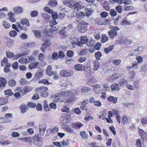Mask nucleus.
Returning a JSON list of instances; mask_svg holds the SVG:
<instances>
[{
	"label": "nucleus",
	"instance_id": "f257e3e1",
	"mask_svg": "<svg viewBox=\"0 0 147 147\" xmlns=\"http://www.w3.org/2000/svg\"><path fill=\"white\" fill-rule=\"evenodd\" d=\"M79 24H81V25L79 26L78 28L79 32L81 33H84L87 30L88 26L89 25L88 23L84 21H78Z\"/></svg>",
	"mask_w": 147,
	"mask_h": 147
},
{
	"label": "nucleus",
	"instance_id": "f03ea898",
	"mask_svg": "<svg viewBox=\"0 0 147 147\" xmlns=\"http://www.w3.org/2000/svg\"><path fill=\"white\" fill-rule=\"evenodd\" d=\"M48 89L47 87L41 86L36 88L35 89L36 92H39L40 94L43 97H47L48 95V93L47 91Z\"/></svg>",
	"mask_w": 147,
	"mask_h": 147
},
{
	"label": "nucleus",
	"instance_id": "7ed1b4c3",
	"mask_svg": "<svg viewBox=\"0 0 147 147\" xmlns=\"http://www.w3.org/2000/svg\"><path fill=\"white\" fill-rule=\"evenodd\" d=\"M34 58L32 57L26 56L21 58L19 60L18 62L22 64H26L34 61Z\"/></svg>",
	"mask_w": 147,
	"mask_h": 147
},
{
	"label": "nucleus",
	"instance_id": "20e7f679",
	"mask_svg": "<svg viewBox=\"0 0 147 147\" xmlns=\"http://www.w3.org/2000/svg\"><path fill=\"white\" fill-rule=\"evenodd\" d=\"M73 74V71L70 69L63 70L60 72V75L64 77H69L72 75Z\"/></svg>",
	"mask_w": 147,
	"mask_h": 147
},
{
	"label": "nucleus",
	"instance_id": "39448f33",
	"mask_svg": "<svg viewBox=\"0 0 147 147\" xmlns=\"http://www.w3.org/2000/svg\"><path fill=\"white\" fill-rule=\"evenodd\" d=\"M119 30V28L117 26L115 27L109 31V36L111 38H113L117 35V31Z\"/></svg>",
	"mask_w": 147,
	"mask_h": 147
},
{
	"label": "nucleus",
	"instance_id": "423d86ee",
	"mask_svg": "<svg viewBox=\"0 0 147 147\" xmlns=\"http://www.w3.org/2000/svg\"><path fill=\"white\" fill-rule=\"evenodd\" d=\"M83 7L81 2H75L73 5V7H72V8L74 9V13H75L78 11L79 10L82 8Z\"/></svg>",
	"mask_w": 147,
	"mask_h": 147
},
{
	"label": "nucleus",
	"instance_id": "0eeeda50",
	"mask_svg": "<svg viewBox=\"0 0 147 147\" xmlns=\"http://www.w3.org/2000/svg\"><path fill=\"white\" fill-rule=\"evenodd\" d=\"M109 20L102 19L101 18H99L96 19L95 23L96 24L99 25H106L109 24Z\"/></svg>",
	"mask_w": 147,
	"mask_h": 147
},
{
	"label": "nucleus",
	"instance_id": "6e6552de",
	"mask_svg": "<svg viewBox=\"0 0 147 147\" xmlns=\"http://www.w3.org/2000/svg\"><path fill=\"white\" fill-rule=\"evenodd\" d=\"M76 90H70L68 92H67L66 94L68 93V95L70 96L69 98L67 100V102H70L72 101L74 98V96L75 95Z\"/></svg>",
	"mask_w": 147,
	"mask_h": 147
},
{
	"label": "nucleus",
	"instance_id": "1a4fd4ad",
	"mask_svg": "<svg viewBox=\"0 0 147 147\" xmlns=\"http://www.w3.org/2000/svg\"><path fill=\"white\" fill-rule=\"evenodd\" d=\"M75 13L76 14V16L77 19L76 20L78 22V20L83 21L81 19L84 18L85 17V14L84 12H79L78 11Z\"/></svg>",
	"mask_w": 147,
	"mask_h": 147
},
{
	"label": "nucleus",
	"instance_id": "9d476101",
	"mask_svg": "<svg viewBox=\"0 0 147 147\" xmlns=\"http://www.w3.org/2000/svg\"><path fill=\"white\" fill-rule=\"evenodd\" d=\"M63 94L61 92H59L53 96V100L55 102H57L59 101H62L61 100V98L62 97V95Z\"/></svg>",
	"mask_w": 147,
	"mask_h": 147
},
{
	"label": "nucleus",
	"instance_id": "9b49d317",
	"mask_svg": "<svg viewBox=\"0 0 147 147\" xmlns=\"http://www.w3.org/2000/svg\"><path fill=\"white\" fill-rule=\"evenodd\" d=\"M13 11L15 13L20 14L23 12V8L21 6H17L13 8Z\"/></svg>",
	"mask_w": 147,
	"mask_h": 147
},
{
	"label": "nucleus",
	"instance_id": "f8f14e48",
	"mask_svg": "<svg viewBox=\"0 0 147 147\" xmlns=\"http://www.w3.org/2000/svg\"><path fill=\"white\" fill-rule=\"evenodd\" d=\"M7 83L5 78L3 77H0V88L5 87Z\"/></svg>",
	"mask_w": 147,
	"mask_h": 147
},
{
	"label": "nucleus",
	"instance_id": "ddd939ff",
	"mask_svg": "<svg viewBox=\"0 0 147 147\" xmlns=\"http://www.w3.org/2000/svg\"><path fill=\"white\" fill-rule=\"evenodd\" d=\"M74 68L77 70L82 71L84 70L85 67L83 65L76 64L74 66Z\"/></svg>",
	"mask_w": 147,
	"mask_h": 147
},
{
	"label": "nucleus",
	"instance_id": "4468645a",
	"mask_svg": "<svg viewBox=\"0 0 147 147\" xmlns=\"http://www.w3.org/2000/svg\"><path fill=\"white\" fill-rule=\"evenodd\" d=\"M8 17L9 20L12 22H13L16 21V19L14 17L15 14L13 13L10 12L8 13Z\"/></svg>",
	"mask_w": 147,
	"mask_h": 147
},
{
	"label": "nucleus",
	"instance_id": "2eb2a0df",
	"mask_svg": "<svg viewBox=\"0 0 147 147\" xmlns=\"http://www.w3.org/2000/svg\"><path fill=\"white\" fill-rule=\"evenodd\" d=\"M43 73V71L41 69H39L37 71L35 74V78L37 80H38L42 76Z\"/></svg>",
	"mask_w": 147,
	"mask_h": 147
},
{
	"label": "nucleus",
	"instance_id": "dca6fc26",
	"mask_svg": "<svg viewBox=\"0 0 147 147\" xmlns=\"http://www.w3.org/2000/svg\"><path fill=\"white\" fill-rule=\"evenodd\" d=\"M93 65L92 69L94 71H97L100 66L99 63L98 61L96 60L93 62Z\"/></svg>",
	"mask_w": 147,
	"mask_h": 147
},
{
	"label": "nucleus",
	"instance_id": "f3484780",
	"mask_svg": "<svg viewBox=\"0 0 147 147\" xmlns=\"http://www.w3.org/2000/svg\"><path fill=\"white\" fill-rule=\"evenodd\" d=\"M107 100L113 104H115L117 102V98L113 96H110L108 97Z\"/></svg>",
	"mask_w": 147,
	"mask_h": 147
},
{
	"label": "nucleus",
	"instance_id": "a211bd4d",
	"mask_svg": "<svg viewBox=\"0 0 147 147\" xmlns=\"http://www.w3.org/2000/svg\"><path fill=\"white\" fill-rule=\"evenodd\" d=\"M46 74L49 76H51L53 74V71L52 70V67L51 65L47 66L46 70Z\"/></svg>",
	"mask_w": 147,
	"mask_h": 147
},
{
	"label": "nucleus",
	"instance_id": "6ab92c4d",
	"mask_svg": "<svg viewBox=\"0 0 147 147\" xmlns=\"http://www.w3.org/2000/svg\"><path fill=\"white\" fill-rule=\"evenodd\" d=\"M40 134V135H43L45 131V126L43 125L40 124L39 126Z\"/></svg>",
	"mask_w": 147,
	"mask_h": 147
},
{
	"label": "nucleus",
	"instance_id": "aec40b11",
	"mask_svg": "<svg viewBox=\"0 0 147 147\" xmlns=\"http://www.w3.org/2000/svg\"><path fill=\"white\" fill-rule=\"evenodd\" d=\"M20 22L22 25H25L28 26H30L29 20L26 18L22 19L20 20Z\"/></svg>",
	"mask_w": 147,
	"mask_h": 147
},
{
	"label": "nucleus",
	"instance_id": "412c9836",
	"mask_svg": "<svg viewBox=\"0 0 147 147\" xmlns=\"http://www.w3.org/2000/svg\"><path fill=\"white\" fill-rule=\"evenodd\" d=\"M111 90L113 91H117L119 89V84H114L111 86Z\"/></svg>",
	"mask_w": 147,
	"mask_h": 147
},
{
	"label": "nucleus",
	"instance_id": "4be33fe9",
	"mask_svg": "<svg viewBox=\"0 0 147 147\" xmlns=\"http://www.w3.org/2000/svg\"><path fill=\"white\" fill-rule=\"evenodd\" d=\"M20 107L21 109V112L22 113H24L28 109V106L25 105H21Z\"/></svg>",
	"mask_w": 147,
	"mask_h": 147
},
{
	"label": "nucleus",
	"instance_id": "5701e85b",
	"mask_svg": "<svg viewBox=\"0 0 147 147\" xmlns=\"http://www.w3.org/2000/svg\"><path fill=\"white\" fill-rule=\"evenodd\" d=\"M90 40L89 38H88L87 36H82L80 38L81 42L82 43L84 44H87L88 41Z\"/></svg>",
	"mask_w": 147,
	"mask_h": 147
},
{
	"label": "nucleus",
	"instance_id": "b1692460",
	"mask_svg": "<svg viewBox=\"0 0 147 147\" xmlns=\"http://www.w3.org/2000/svg\"><path fill=\"white\" fill-rule=\"evenodd\" d=\"M83 125L80 122H78L72 124L71 127L72 128L75 129L80 128L83 126Z\"/></svg>",
	"mask_w": 147,
	"mask_h": 147
},
{
	"label": "nucleus",
	"instance_id": "393cba45",
	"mask_svg": "<svg viewBox=\"0 0 147 147\" xmlns=\"http://www.w3.org/2000/svg\"><path fill=\"white\" fill-rule=\"evenodd\" d=\"M89 39L90 40L88 41L86 45L89 47H92L95 43V42L94 40L90 37H89Z\"/></svg>",
	"mask_w": 147,
	"mask_h": 147
},
{
	"label": "nucleus",
	"instance_id": "a878e982",
	"mask_svg": "<svg viewBox=\"0 0 147 147\" xmlns=\"http://www.w3.org/2000/svg\"><path fill=\"white\" fill-rule=\"evenodd\" d=\"M138 131L140 136L142 138H143L144 137L146 136L147 134L142 129L138 128Z\"/></svg>",
	"mask_w": 147,
	"mask_h": 147
},
{
	"label": "nucleus",
	"instance_id": "bb28decb",
	"mask_svg": "<svg viewBox=\"0 0 147 147\" xmlns=\"http://www.w3.org/2000/svg\"><path fill=\"white\" fill-rule=\"evenodd\" d=\"M133 84L134 88L136 89L140 87V81L139 80L134 81Z\"/></svg>",
	"mask_w": 147,
	"mask_h": 147
},
{
	"label": "nucleus",
	"instance_id": "cd10ccee",
	"mask_svg": "<svg viewBox=\"0 0 147 147\" xmlns=\"http://www.w3.org/2000/svg\"><path fill=\"white\" fill-rule=\"evenodd\" d=\"M49 5L52 7H55L57 5V2L55 0H51L49 1Z\"/></svg>",
	"mask_w": 147,
	"mask_h": 147
},
{
	"label": "nucleus",
	"instance_id": "c85d7f7f",
	"mask_svg": "<svg viewBox=\"0 0 147 147\" xmlns=\"http://www.w3.org/2000/svg\"><path fill=\"white\" fill-rule=\"evenodd\" d=\"M16 82L15 80L13 79H11L9 81L8 84L10 86L14 87L16 86Z\"/></svg>",
	"mask_w": 147,
	"mask_h": 147
},
{
	"label": "nucleus",
	"instance_id": "c756f323",
	"mask_svg": "<svg viewBox=\"0 0 147 147\" xmlns=\"http://www.w3.org/2000/svg\"><path fill=\"white\" fill-rule=\"evenodd\" d=\"M126 37L125 36H122L119 38V42L120 44H125L126 42Z\"/></svg>",
	"mask_w": 147,
	"mask_h": 147
},
{
	"label": "nucleus",
	"instance_id": "7c9ffc66",
	"mask_svg": "<svg viewBox=\"0 0 147 147\" xmlns=\"http://www.w3.org/2000/svg\"><path fill=\"white\" fill-rule=\"evenodd\" d=\"M63 129L65 130L68 132L71 133L73 132V130L70 127L67 125H66L64 126Z\"/></svg>",
	"mask_w": 147,
	"mask_h": 147
},
{
	"label": "nucleus",
	"instance_id": "2f4dec72",
	"mask_svg": "<svg viewBox=\"0 0 147 147\" xmlns=\"http://www.w3.org/2000/svg\"><path fill=\"white\" fill-rule=\"evenodd\" d=\"M33 142L34 144L37 145L38 146H40L42 144V141L40 140H39V139L38 138L36 139L35 138Z\"/></svg>",
	"mask_w": 147,
	"mask_h": 147
},
{
	"label": "nucleus",
	"instance_id": "473e14b6",
	"mask_svg": "<svg viewBox=\"0 0 147 147\" xmlns=\"http://www.w3.org/2000/svg\"><path fill=\"white\" fill-rule=\"evenodd\" d=\"M7 102V99L6 97L0 98V105H3Z\"/></svg>",
	"mask_w": 147,
	"mask_h": 147
},
{
	"label": "nucleus",
	"instance_id": "72a5a7b5",
	"mask_svg": "<svg viewBox=\"0 0 147 147\" xmlns=\"http://www.w3.org/2000/svg\"><path fill=\"white\" fill-rule=\"evenodd\" d=\"M108 37L105 34H102V35L101 42L102 43H105L108 40Z\"/></svg>",
	"mask_w": 147,
	"mask_h": 147
},
{
	"label": "nucleus",
	"instance_id": "f704fd0d",
	"mask_svg": "<svg viewBox=\"0 0 147 147\" xmlns=\"http://www.w3.org/2000/svg\"><path fill=\"white\" fill-rule=\"evenodd\" d=\"M114 48V46L113 45H111L107 48H105L104 49L105 52L108 53L111 51H112Z\"/></svg>",
	"mask_w": 147,
	"mask_h": 147
},
{
	"label": "nucleus",
	"instance_id": "c9c22d12",
	"mask_svg": "<svg viewBox=\"0 0 147 147\" xmlns=\"http://www.w3.org/2000/svg\"><path fill=\"white\" fill-rule=\"evenodd\" d=\"M67 5L71 8H72L73 7V5H74V2L72 0H67L66 1Z\"/></svg>",
	"mask_w": 147,
	"mask_h": 147
},
{
	"label": "nucleus",
	"instance_id": "e433bc0d",
	"mask_svg": "<svg viewBox=\"0 0 147 147\" xmlns=\"http://www.w3.org/2000/svg\"><path fill=\"white\" fill-rule=\"evenodd\" d=\"M2 25L5 29H8L11 27L10 24L5 21H3L2 22Z\"/></svg>",
	"mask_w": 147,
	"mask_h": 147
},
{
	"label": "nucleus",
	"instance_id": "4c0bfd02",
	"mask_svg": "<svg viewBox=\"0 0 147 147\" xmlns=\"http://www.w3.org/2000/svg\"><path fill=\"white\" fill-rule=\"evenodd\" d=\"M80 134L83 139H86L88 137V135L86 134V132L84 131H81L80 132Z\"/></svg>",
	"mask_w": 147,
	"mask_h": 147
},
{
	"label": "nucleus",
	"instance_id": "58836bf2",
	"mask_svg": "<svg viewBox=\"0 0 147 147\" xmlns=\"http://www.w3.org/2000/svg\"><path fill=\"white\" fill-rule=\"evenodd\" d=\"M119 83L120 86H123L124 85H126L127 84V81L124 79H121L119 80Z\"/></svg>",
	"mask_w": 147,
	"mask_h": 147
},
{
	"label": "nucleus",
	"instance_id": "ea45409f",
	"mask_svg": "<svg viewBox=\"0 0 147 147\" xmlns=\"http://www.w3.org/2000/svg\"><path fill=\"white\" fill-rule=\"evenodd\" d=\"M136 74V73L134 71L130 72L128 77V78L130 80L132 79L135 76Z\"/></svg>",
	"mask_w": 147,
	"mask_h": 147
},
{
	"label": "nucleus",
	"instance_id": "a19ab883",
	"mask_svg": "<svg viewBox=\"0 0 147 147\" xmlns=\"http://www.w3.org/2000/svg\"><path fill=\"white\" fill-rule=\"evenodd\" d=\"M20 83L22 85L27 84L28 83L26 80L24 78H22L20 80Z\"/></svg>",
	"mask_w": 147,
	"mask_h": 147
},
{
	"label": "nucleus",
	"instance_id": "79ce46f5",
	"mask_svg": "<svg viewBox=\"0 0 147 147\" xmlns=\"http://www.w3.org/2000/svg\"><path fill=\"white\" fill-rule=\"evenodd\" d=\"M4 92L6 95H8L11 96L13 94V93L11 92V90L10 89L5 90Z\"/></svg>",
	"mask_w": 147,
	"mask_h": 147
},
{
	"label": "nucleus",
	"instance_id": "37998d69",
	"mask_svg": "<svg viewBox=\"0 0 147 147\" xmlns=\"http://www.w3.org/2000/svg\"><path fill=\"white\" fill-rule=\"evenodd\" d=\"M85 10L86 16H90L92 13V9L91 8H87L85 9Z\"/></svg>",
	"mask_w": 147,
	"mask_h": 147
},
{
	"label": "nucleus",
	"instance_id": "c03bdc74",
	"mask_svg": "<svg viewBox=\"0 0 147 147\" xmlns=\"http://www.w3.org/2000/svg\"><path fill=\"white\" fill-rule=\"evenodd\" d=\"M57 24L56 21L54 19H52L50 21L49 24L51 26H53Z\"/></svg>",
	"mask_w": 147,
	"mask_h": 147
},
{
	"label": "nucleus",
	"instance_id": "a18cd8bd",
	"mask_svg": "<svg viewBox=\"0 0 147 147\" xmlns=\"http://www.w3.org/2000/svg\"><path fill=\"white\" fill-rule=\"evenodd\" d=\"M17 90L19 91L22 96H24L26 93L24 88L22 89H21L20 88H17Z\"/></svg>",
	"mask_w": 147,
	"mask_h": 147
},
{
	"label": "nucleus",
	"instance_id": "49530a36",
	"mask_svg": "<svg viewBox=\"0 0 147 147\" xmlns=\"http://www.w3.org/2000/svg\"><path fill=\"white\" fill-rule=\"evenodd\" d=\"M95 56L97 59L99 60L102 56V54L100 52L98 51L95 53Z\"/></svg>",
	"mask_w": 147,
	"mask_h": 147
},
{
	"label": "nucleus",
	"instance_id": "de8ad7c7",
	"mask_svg": "<svg viewBox=\"0 0 147 147\" xmlns=\"http://www.w3.org/2000/svg\"><path fill=\"white\" fill-rule=\"evenodd\" d=\"M24 88L25 90V91L26 93L30 91L33 88L31 87L26 86L24 87Z\"/></svg>",
	"mask_w": 147,
	"mask_h": 147
},
{
	"label": "nucleus",
	"instance_id": "09e8293b",
	"mask_svg": "<svg viewBox=\"0 0 147 147\" xmlns=\"http://www.w3.org/2000/svg\"><path fill=\"white\" fill-rule=\"evenodd\" d=\"M44 10L45 11L51 14H52L53 12V10L47 7H45L44 8Z\"/></svg>",
	"mask_w": 147,
	"mask_h": 147
},
{
	"label": "nucleus",
	"instance_id": "8fccbe9b",
	"mask_svg": "<svg viewBox=\"0 0 147 147\" xmlns=\"http://www.w3.org/2000/svg\"><path fill=\"white\" fill-rule=\"evenodd\" d=\"M39 83H43L45 84H50V83H49L48 80L45 79H43L40 80L39 81Z\"/></svg>",
	"mask_w": 147,
	"mask_h": 147
},
{
	"label": "nucleus",
	"instance_id": "3c124183",
	"mask_svg": "<svg viewBox=\"0 0 147 147\" xmlns=\"http://www.w3.org/2000/svg\"><path fill=\"white\" fill-rule=\"evenodd\" d=\"M1 65L4 66L6 65L7 63V59L6 57H4L3 59L1 61Z\"/></svg>",
	"mask_w": 147,
	"mask_h": 147
},
{
	"label": "nucleus",
	"instance_id": "603ef678",
	"mask_svg": "<svg viewBox=\"0 0 147 147\" xmlns=\"http://www.w3.org/2000/svg\"><path fill=\"white\" fill-rule=\"evenodd\" d=\"M59 130V128L55 126L51 130V132L53 134H55L57 133Z\"/></svg>",
	"mask_w": 147,
	"mask_h": 147
},
{
	"label": "nucleus",
	"instance_id": "864d4df0",
	"mask_svg": "<svg viewBox=\"0 0 147 147\" xmlns=\"http://www.w3.org/2000/svg\"><path fill=\"white\" fill-rule=\"evenodd\" d=\"M141 122L143 125H146L147 124V117L142 118L141 119Z\"/></svg>",
	"mask_w": 147,
	"mask_h": 147
},
{
	"label": "nucleus",
	"instance_id": "5fc2aeb1",
	"mask_svg": "<svg viewBox=\"0 0 147 147\" xmlns=\"http://www.w3.org/2000/svg\"><path fill=\"white\" fill-rule=\"evenodd\" d=\"M136 145L137 147H142L141 141L140 139H138L136 140Z\"/></svg>",
	"mask_w": 147,
	"mask_h": 147
},
{
	"label": "nucleus",
	"instance_id": "6e6d98bb",
	"mask_svg": "<svg viewBox=\"0 0 147 147\" xmlns=\"http://www.w3.org/2000/svg\"><path fill=\"white\" fill-rule=\"evenodd\" d=\"M53 27L52 29V33H54L55 31H57L60 28V26L58 25H56L54 26H53Z\"/></svg>",
	"mask_w": 147,
	"mask_h": 147
},
{
	"label": "nucleus",
	"instance_id": "4d7b16f0",
	"mask_svg": "<svg viewBox=\"0 0 147 147\" xmlns=\"http://www.w3.org/2000/svg\"><path fill=\"white\" fill-rule=\"evenodd\" d=\"M121 62V61L120 59H115L113 61V64L116 65H119Z\"/></svg>",
	"mask_w": 147,
	"mask_h": 147
},
{
	"label": "nucleus",
	"instance_id": "13d9d810",
	"mask_svg": "<svg viewBox=\"0 0 147 147\" xmlns=\"http://www.w3.org/2000/svg\"><path fill=\"white\" fill-rule=\"evenodd\" d=\"M136 59L137 60V63H141L143 60V59L140 56H137Z\"/></svg>",
	"mask_w": 147,
	"mask_h": 147
},
{
	"label": "nucleus",
	"instance_id": "bf43d9fd",
	"mask_svg": "<svg viewBox=\"0 0 147 147\" xmlns=\"http://www.w3.org/2000/svg\"><path fill=\"white\" fill-rule=\"evenodd\" d=\"M38 14V12L37 11L34 10L32 11L30 13V15L32 17H35Z\"/></svg>",
	"mask_w": 147,
	"mask_h": 147
},
{
	"label": "nucleus",
	"instance_id": "052dcab7",
	"mask_svg": "<svg viewBox=\"0 0 147 147\" xmlns=\"http://www.w3.org/2000/svg\"><path fill=\"white\" fill-rule=\"evenodd\" d=\"M52 58L55 60H57L58 58V56L57 52L53 53L52 54Z\"/></svg>",
	"mask_w": 147,
	"mask_h": 147
},
{
	"label": "nucleus",
	"instance_id": "680f3d73",
	"mask_svg": "<svg viewBox=\"0 0 147 147\" xmlns=\"http://www.w3.org/2000/svg\"><path fill=\"white\" fill-rule=\"evenodd\" d=\"M100 15L101 17L103 18H105L107 16L108 13L107 12L102 11L100 13Z\"/></svg>",
	"mask_w": 147,
	"mask_h": 147
},
{
	"label": "nucleus",
	"instance_id": "e2e57ef3",
	"mask_svg": "<svg viewBox=\"0 0 147 147\" xmlns=\"http://www.w3.org/2000/svg\"><path fill=\"white\" fill-rule=\"evenodd\" d=\"M73 51L71 50H69L67 51V54L68 57H71L74 55Z\"/></svg>",
	"mask_w": 147,
	"mask_h": 147
},
{
	"label": "nucleus",
	"instance_id": "0e129e2a",
	"mask_svg": "<svg viewBox=\"0 0 147 147\" xmlns=\"http://www.w3.org/2000/svg\"><path fill=\"white\" fill-rule=\"evenodd\" d=\"M36 104L32 102H30L28 103V107L31 108H34L36 106Z\"/></svg>",
	"mask_w": 147,
	"mask_h": 147
},
{
	"label": "nucleus",
	"instance_id": "69168bd1",
	"mask_svg": "<svg viewBox=\"0 0 147 147\" xmlns=\"http://www.w3.org/2000/svg\"><path fill=\"white\" fill-rule=\"evenodd\" d=\"M70 111L69 108L67 107V106H64L63 108L62 109V111L64 112L68 113Z\"/></svg>",
	"mask_w": 147,
	"mask_h": 147
},
{
	"label": "nucleus",
	"instance_id": "338daca9",
	"mask_svg": "<svg viewBox=\"0 0 147 147\" xmlns=\"http://www.w3.org/2000/svg\"><path fill=\"white\" fill-rule=\"evenodd\" d=\"M26 55V53L25 52H23L22 53H20L15 56L16 58L18 59L22 56H24Z\"/></svg>",
	"mask_w": 147,
	"mask_h": 147
},
{
	"label": "nucleus",
	"instance_id": "774afa93",
	"mask_svg": "<svg viewBox=\"0 0 147 147\" xmlns=\"http://www.w3.org/2000/svg\"><path fill=\"white\" fill-rule=\"evenodd\" d=\"M43 44L46 47H47L51 45V43L48 40H47L44 41Z\"/></svg>",
	"mask_w": 147,
	"mask_h": 147
}]
</instances>
